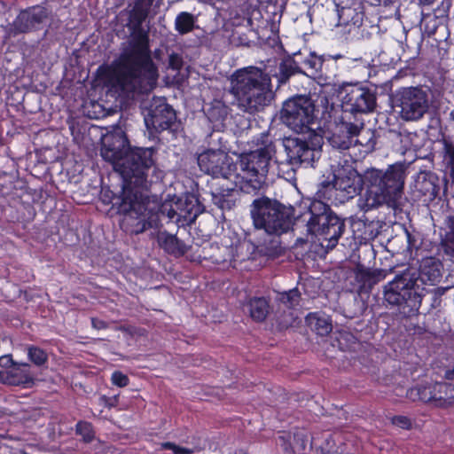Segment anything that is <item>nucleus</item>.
Listing matches in <instances>:
<instances>
[{
  "label": "nucleus",
  "mask_w": 454,
  "mask_h": 454,
  "mask_svg": "<svg viewBox=\"0 0 454 454\" xmlns=\"http://www.w3.org/2000/svg\"><path fill=\"white\" fill-rule=\"evenodd\" d=\"M450 221H451V230H452L451 235H452V237L454 239V222L452 220H450Z\"/></svg>",
  "instance_id": "a19ab883"
},
{
  "label": "nucleus",
  "mask_w": 454,
  "mask_h": 454,
  "mask_svg": "<svg viewBox=\"0 0 454 454\" xmlns=\"http://www.w3.org/2000/svg\"><path fill=\"white\" fill-rule=\"evenodd\" d=\"M445 378L447 380H454V366L451 369L446 371Z\"/></svg>",
  "instance_id": "58836bf2"
},
{
  "label": "nucleus",
  "mask_w": 454,
  "mask_h": 454,
  "mask_svg": "<svg viewBox=\"0 0 454 454\" xmlns=\"http://www.w3.org/2000/svg\"><path fill=\"white\" fill-rule=\"evenodd\" d=\"M300 294L296 289L280 294V301L289 308L296 306L299 302Z\"/></svg>",
  "instance_id": "bb28decb"
},
{
  "label": "nucleus",
  "mask_w": 454,
  "mask_h": 454,
  "mask_svg": "<svg viewBox=\"0 0 454 454\" xmlns=\"http://www.w3.org/2000/svg\"><path fill=\"white\" fill-rule=\"evenodd\" d=\"M310 217L308 220V230L318 238L322 247L333 248L344 231L343 222L333 215L328 206L320 201L314 200L309 204Z\"/></svg>",
  "instance_id": "0eeeda50"
},
{
  "label": "nucleus",
  "mask_w": 454,
  "mask_h": 454,
  "mask_svg": "<svg viewBox=\"0 0 454 454\" xmlns=\"http://www.w3.org/2000/svg\"><path fill=\"white\" fill-rule=\"evenodd\" d=\"M278 442L286 451L301 452L309 443V434L305 429H296L294 432H283L278 436Z\"/></svg>",
  "instance_id": "aec40b11"
},
{
  "label": "nucleus",
  "mask_w": 454,
  "mask_h": 454,
  "mask_svg": "<svg viewBox=\"0 0 454 454\" xmlns=\"http://www.w3.org/2000/svg\"><path fill=\"white\" fill-rule=\"evenodd\" d=\"M153 0H137L130 13V20L136 26H139L147 17Z\"/></svg>",
  "instance_id": "b1692460"
},
{
  "label": "nucleus",
  "mask_w": 454,
  "mask_h": 454,
  "mask_svg": "<svg viewBox=\"0 0 454 454\" xmlns=\"http://www.w3.org/2000/svg\"><path fill=\"white\" fill-rule=\"evenodd\" d=\"M92 325L94 328L102 329L106 327V323L102 320L92 319Z\"/></svg>",
  "instance_id": "4c0bfd02"
},
{
  "label": "nucleus",
  "mask_w": 454,
  "mask_h": 454,
  "mask_svg": "<svg viewBox=\"0 0 454 454\" xmlns=\"http://www.w3.org/2000/svg\"><path fill=\"white\" fill-rule=\"evenodd\" d=\"M200 168L215 178H222L221 183L214 188L212 193L223 184L231 185L238 165L232 158L223 150H207L198 156Z\"/></svg>",
  "instance_id": "9d476101"
},
{
  "label": "nucleus",
  "mask_w": 454,
  "mask_h": 454,
  "mask_svg": "<svg viewBox=\"0 0 454 454\" xmlns=\"http://www.w3.org/2000/svg\"><path fill=\"white\" fill-rule=\"evenodd\" d=\"M397 107L405 121H417L423 117L428 109V99L425 91L419 88H405L398 95Z\"/></svg>",
  "instance_id": "9b49d317"
},
{
  "label": "nucleus",
  "mask_w": 454,
  "mask_h": 454,
  "mask_svg": "<svg viewBox=\"0 0 454 454\" xmlns=\"http://www.w3.org/2000/svg\"><path fill=\"white\" fill-rule=\"evenodd\" d=\"M194 24V16L189 12H183L179 13L176 18L175 28L178 33L184 35L192 31Z\"/></svg>",
  "instance_id": "a878e982"
},
{
  "label": "nucleus",
  "mask_w": 454,
  "mask_h": 454,
  "mask_svg": "<svg viewBox=\"0 0 454 454\" xmlns=\"http://www.w3.org/2000/svg\"><path fill=\"white\" fill-rule=\"evenodd\" d=\"M405 171L403 163H395L385 172L376 168L366 171L364 179L367 189L358 199L360 209L368 211L383 204L395 203L403 193Z\"/></svg>",
  "instance_id": "39448f33"
},
{
  "label": "nucleus",
  "mask_w": 454,
  "mask_h": 454,
  "mask_svg": "<svg viewBox=\"0 0 454 454\" xmlns=\"http://www.w3.org/2000/svg\"><path fill=\"white\" fill-rule=\"evenodd\" d=\"M392 424L397 426L403 429H408L411 427V423L407 417L404 416H395L392 419Z\"/></svg>",
  "instance_id": "72a5a7b5"
},
{
  "label": "nucleus",
  "mask_w": 454,
  "mask_h": 454,
  "mask_svg": "<svg viewBox=\"0 0 454 454\" xmlns=\"http://www.w3.org/2000/svg\"><path fill=\"white\" fill-rule=\"evenodd\" d=\"M287 78H288V75H286V74H282V76H281V78H280V80H279V82H280L281 83H284V82H286V81L287 80Z\"/></svg>",
  "instance_id": "ea45409f"
},
{
  "label": "nucleus",
  "mask_w": 454,
  "mask_h": 454,
  "mask_svg": "<svg viewBox=\"0 0 454 454\" xmlns=\"http://www.w3.org/2000/svg\"><path fill=\"white\" fill-rule=\"evenodd\" d=\"M250 315L256 321H262L269 312V305L263 298H254L250 301Z\"/></svg>",
  "instance_id": "393cba45"
},
{
  "label": "nucleus",
  "mask_w": 454,
  "mask_h": 454,
  "mask_svg": "<svg viewBox=\"0 0 454 454\" xmlns=\"http://www.w3.org/2000/svg\"><path fill=\"white\" fill-rule=\"evenodd\" d=\"M27 354L30 360L37 365L43 364L47 361V354L41 348L31 347Z\"/></svg>",
  "instance_id": "cd10ccee"
},
{
  "label": "nucleus",
  "mask_w": 454,
  "mask_h": 454,
  "mask_svg": "<svg viewBox=\"0 0 454 454\" xmlns=\"http://www.w3.org/2000/svg\"><path fill=\"white\" fill-rule=\"evenodd\" d=\"M361 127L351 122H341L335 126L334 131L328 138L333 147L346 150L353 144V138L360 132Z\"/></svg>",
  "instance_id": "6ab92c4d"
},
{
  "label": "nucleus",
  "mask_w": 454,
  "mask_h": 454,
  "mask_svg": "<svg viewBox=\"0 0 454 454\" xmlns=\"http://www.w3.org/2000/svg\"><path fill=\"white\" fill-rule=\"evenodd\" d=\"M251 216L255 228L262 229L270 234H281L291 226L286 209L278 201L265 197L254 200Z\"/></svg>",
  "instance_id": "6e6552de"
},
{
  "label": "nucleus",
  "mask_w": 454,
  "mask_h": 454,
  "mask_svg": "<svg viewBox=\"0 0 454 454\" xmlns=\"http://www.w3.org/2000/svg\"><path fill=\"white\" fill-rule=\"evenodd\" d=\"M354 340V336L347 332H341L339 333L337 337V341L339 342L340 348L345 350L349 348V345L347 342L352 341Z\"/></svg>",
  "instance_id": "473e14b6"
},
{
  "label": "nucleus",
  "mask_w": 454,
  "mask_h": 454,
  "mask_svg": "<svg viewBox=\"0 0 454 454\" xmlns=\"http://www.w3.org/2000/svg\"><path fill=\"white\" fill-rule=\"evenodd\" d=\"M157 80V68L144 45L125 50L111 66L110 83L120 96L148 92Z\"/></svg>",
  "instance_id": "20e7f679"
},
{
  "label": "nucleus",
  "mask_w": 454,
  "mask_h": 454,
  "mask_svg": "<svg viewBox=\"0 0 454 454\" xmlns=\"http://www.w3.org/2000/svg\"><path fill=\"white\" fill-rule=\"evenodd\" d=\"M231 90L239 107L248 113L261 110L272 98L270 78L254 67L235 72L231 77Z\"/></svg>",
  "instance_id": "423d86ee"
},
{
  "label": "nucleus",
  "mask_w": 454,
  "mask_h": 454,
  "mask_svg": "<svg viewBox=\"0 0 454 454\" xmlns=\"http://www.w3.org/2000/svg\"><path fill=\"white\" fill-rule=\"evenodd\" d=\"M175 120V111L163 98H154L145 114V123L151 132H160L170 128Z\"/></svg>",
  "instance_id": "4468645a"
},
{
  "label": "nucleus",
  "mask_w": 454,
  "mask_h": 454,
  "mask_svg": "<svg viewBox=\"0 0 454 454\" xmlns=\"http://www.w3.org/2000/svg\"><path fill=\"white\" fill-rule=\"evenodd\" d=\"M12 364V359L10 356H3L0 357V365L3 367H7Z\"/></svg>",
  "instance_id": "e433bc0d"
},
{
  "label": "nucleus",
  "mask_w": 454,
  "mask_h": 454,
  "mask_svg": "<svg viewBox=\"0 0 454 454\" xmlns=\"http://www.w3.org/2000/svg\"><path fill=\"white\" fill-rule=\"evenodd\" d=\"M283 122L296 133L313 131L315 105L306 96L294 97L284 103L281 110Z\"/></svg>",
  "instance_id": "1a4fd4ad"
},
{
  "label": "nucleus",
  "mask_w": 454,
  "mask_h": 454,
  "mask_svg": "<svg viewBox=\"0 0 454 454\" xmlns=\"http://www.w3.org/2000/svg\"><path fill=\"white\" fill-rule=\"evenodd\" d=\"M76 431L86 442H90L93 437L91 426L87 422H79L76 426Z\"/></svg>",
  "instance_id": "c85d7f7f"
},
{
  "label": "nucleus",
  "mask_w": 454,
  "mask_h": 454,
  "mask_svg": "<svg viewBox=\"0 0 454 454\" xmlns=\"http://www.w3.org/2000/svg\"><path fill=\"white\" fill-rule=\"evenodd\" d=\"M410 398L425 403L432 402L435 406L444 407L454 403V386L449 383H435L410 389Z\"/></svg>",
  "instance_id": "ddd939ff"
},
{
  "label": "nucleus",
  "mask_w": 454,
  "mask_h": 454,
  "mask_svg": "<svg viewBox=\"0 0 454 454\" xmlns=\"http://www.w3.org/2000/svg\"><path fill=\"white\" fill-rule=\"evenodd\" d=\"M308 326L317 334L325 336L333 329L332 320L328 315L323 312H311L306 317Z\"/></svg>",
  "instance_id": "4be33fe9"
},
{
  "label": "nucleus",
  "mask_w": 454,
  "mask_h": 454,
  "mask_svg": "<svg viewBox=\"0 0 454 454\" xmlns=\"http://www.w3.org/2000/svg\"><path fill=\"white\" fill-rule=\"evenodd\" d=\"M159 245L168 253L180 254L184 253V246L174 235L160 232L157 237Z\"/></svg>",
  "instance_id": "5701e85b"
},
{
  "label": "nucleus",
  "mask_w": 454,
  "mask_h": 454,
  "mask_svg": "<svg viewBox=\"0 0 454 454\" xmlns=\"http://www.w3.org/2000/svg\"><path fill=\"white\" fill-rule=\"evenodd\" d=\"M48 17V12L42 6H33L20 12L15 20L7 28L9 36H14L19 33H26L36 28Z\"/></svg>",
  "instance_id": "f3484780"
},
{
  "label": "nucleus",
  "mask_w": 454,
  "mask_h": 454,
  "mask_svg": "<svg viewBox=\"0 0 454 454\" xmlns=\"http://www.w3.org/2000/svg\"><path fill=\"white\" fill-rule=\"evenodd\" d=\"M363 178L352 167H347L337 170L334 174L333 188L342 202L353 198L362 187Z\"/></svg>",
  "instance_id": "dca6fc26"
},
{
  "label": "nucleus",
  "mask_w": 454,
  "mask_h": 454,
  "mask_svg": "<svg viewBox=\"0 0 454 454\" xmlns=\"http://www.w3.org/2000/svg\"><path fill=\"white\" fill-rule=\"evenodd\" d=\"M310 145L301 139L293 140V154L301 163L311 164L316 159L320 157V149L322 145V137L313 133Z\"/></svg>",
  "instance_id": "a211bd4d"
},
{
  "label": "nucleus",
  "mask_w": 454,
  "mask_h": 454,
  "mask_svg": "<svg viewBox=\"0 0 454 454\" xmlns=\"http://www.w3.org/2000/svg\"><path fill=\"white\" fill-rule=\"evenodd\" d=\"M112 383L117 387H122L129 384V378L124 373L115 371L111 376Z\"/></svg>",
  "instance_id": "7c9ffc66"
},
{
  "label": "nucleus",
  "mask_w": 454,
  "mask_h": 454,
  "mask_svg": "<svg viewBox=\"0 0 454 454\" xmlns=\"http://www.w3.org/2000/svg\"><path fill=\"white\" fill-rule=\"evenodd\" d=\"M305 64L310 68L317 70L321 66V61L319 59L313 58L311 59L306 60Z\"/></svg>",
  "instance_id": "c9c22d12"
},
{
  "label": "nucleus",
  "mask_w": 454,
  "mask_h": 454,
  "mask_svg": "<svg viewBox=\"0 0 454 454\" xmlns=\"http://www.w3.org/2000/svg\"><path fill=\"white\" fill-rule=\"evenodd\" d=\"M203 210V206L195 195L185 194L172 202L168 216L182 224H189L193 223Z\"/></svg>",
  "instance_id": "2eb2a0df"
},
{
  "label": "nucleus",
  "mask_w": 454,
  "mask_h": 454,
  "mask_svg": "<svg viewBox=\"0 0 454 454\" xmlns=\"http://www.w3.org/2000/svg\"><path fill=\"white\" fill-rule=\"evenodd\" d=\"M340 95L342 105L353 113H371L376 106L375 94L357 84H343L340 89Z\"/></svg>",
  "instance_id": "f8f14e48"
},
{
  "label": "nucleus",
  "mask_w": 454,
  "mask_h": 454,
  "mask_svg": "<svg viewBox=\"0 0 454 454\" xmlns=\"http://www.w3.org/2000/svg\"><path fill=\"white\" fill-rule=\"evenodd\" d=\"M276 153L273 144L270 143L256 150L239 155L235 164L234 179L231 185H222L213 192V201L222 209H230L234 205V194L238 192L253 193L264 183L270 162Z\"/></svg>",
  "instance_id": "7ed1b4c3"
},
{
  "label": "nucleus",
  "mask_w": 454,
  "mask_h": 454,
  "mask_svg": "<svg viewBox=\"0 0 454 454\" xmlns=\"http://www.w3.org/2000/svg\"><path fill=\"white\" fill-rule=\"evenodd\" d=\"M153 148L130 150L125 133L121 128L102 137L101 155L111 162L125 181L121 209L129 217L139 219L136 232L143 231L149 223L146 222V198L139 191L132 192L129 185L142 186L145 181V169L153 164Z\"/></svg>",
  "instance_id": "f257e3e1"
},
{
  "label": "nucleus",
  "mask_w": 454,
  "mask_h": 454,
  "mask_svg": "<svg viewBox=\"0 0 454 454\" xmlns=\"http://www.w3.org/2000/svg\"><path fill=\"white\" fill-rule=\"evenodd\" d=\"M443 160L447 168L450 169L452 178L454 179V146H446Z\"/></svg>",
  "instance_id": "c756f323"
},
{
  "label": "nucleus",
  "mask_w": 454,
  "mask_h": 454,
  "mask_svg": "<svg viewBox=\"0 0 454 454\" xmlns=\"http://www.w3.org/2000/svg\"><path fill=\"white\" fill-rule=\"evenodd\" d=\"M441 264L433 257L424 258L419 269L408 268L388 282L384 288V298L396 305L405 315L418 312L427 286L435 285L441 278Z\"/></svg>",
  "instance_id": "f03ea898"
},
{
  "label": "nucleus",
  "mask_w": 454,
  "mask_h": 454,
  "mask_svg": "<svg viewBox=\"0 0 454 454\" xmlns=\"http://www.w3.org/2000/svg\"><path fill=\"white\" fill-rule=\"evenodd\" d=\"M161 448L164 450H171L175 454H192L193 450L192 449L178 446L172 442L161 443Z\"/></svg>",
  "instance_id": "2f4dec72"
},
{
  "label": "nucleus",
  "mask_w": 454,
  "mask_h": 454,
  "mask_svg": "<svg viewBox=\"0 0 454 454\" xmlns=\"http://www.w3.org/2000/svg\"><path fill=\"white\" fill-rule=\"evenodd\" d=\"M182 59L178 54H171L168 58V67L178 70L182 67Z\"/></svg>",
  "instance_id": "f704fd0d"
},
{
  "label": "nucleus",
  "mask_w": 454,
  "mask_h": 454,
  "mask_svg": "<svg viewBox=\"0 0 454 454\" xmlns=\"http://www.w3.org/2000/svg\"><path fill=\"white\" fill-rule=\"evenodd\" d=\"M28 365H14L10 368L0 369V382L7 385L19 386L30 381Z\"/></svg>",
  "instance_id": "412c9836"
}]
</instances>
